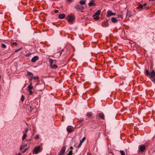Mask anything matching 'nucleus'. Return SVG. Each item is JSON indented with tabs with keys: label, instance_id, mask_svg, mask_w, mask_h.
<instances>
[{
	"label": "nucleus",
	"instance_id": "f257e3e1",
	"mask_svg": "<svg viewBox=\"0 0 155 155\" xmlns=\"http://www.w3.org/2000/svg\"><path fill=\"white\" fill-rule=\"evenodd\" d=\"M42 148L40 146H39L35 148L34 150L33 153L37 154L42 151Z\"/></svg>",
	"mask_w": 155,
	"mask_h": 155
},
{
	"label": "nucleus",
	"instance_id": "f03ea898",
	"mask_svg": "<svg viewBox=\"0 0 155 155\" xmlns=\"http://www.w3.org/2000/svg\"><path fill=\"white\" fill-rule=\"evenodd\" d=\"M66 149V147L65 146H63L61 149L58 155H63Z\"/></svg>",
	"mask_w": 155,
	"mask_h": 155
},
{
	"label": "nucleus",
	"instance_id": "7ed1b4c3",
	"mask_svg": "<svg viewBox=\"0 0 155 155\" xmlns=\"http://www.w3.org/2000/svg\"><path fill=\"white\" fill-rule=\"evenodd\" d=\"M74 19V16L73 15H68V21L69 23L72 22Z\"/></svg>",
	"mask_w": 155,
	"mask_h": 155
},
{
	"label": "nucleus",
	"instance_id": "20e7f679",
	"mask_svg": "<svg viewBox=\"0 0 155 155\" xmlns=\"http://www.w3.org/2000/svg\"><path fill=\"white\" fill-rule=\"evenodd\" d=\"M27 74L30 77V78L29 80L30 81H31L33 78V74L31 72L28 71L27 72Z\"/></svg>",
	"mask_w": 155,
	"mask_h": 155
},
{
	"label": "nucleus",
	"instance_id": "39448f33",
	"mask_svg": "<svg viewBox=\"0 0 155 155\" xmlns=\"http://www.w3.org/2000/svg\"><path fill=\"white\" fill-rule=\"evenodd\" d=\"M149 76L150 78H154L155 77V71L153 70H152L150 73Z\"/></svg>",
	"mask_w": 155,
	"mask_h": 155
},
{
	"label": "nucleus",
	"instance_id": "423d86ee",
	"mask_svg": "<svg viewBox=\"0 0 155 155\" xmlns=\"http://www.w3.org/2000/svg\"><path fill=\"white\" fill-rule=\"evenodd\" d=\"M75 8L77 10H79L80 11H82L84 9V7L81 6H80L79 5H76Z\"/></svg>",
	"mask_w": 155,
	"mask_h": 155
},
{
	"label": "nucleus",
	"instance_id": "0eeeda50",
	"mask_svg": "<svg viewBox=\"0 0 155 155\" xmlns=\"http://www.w3.org/2000/svg\"><path fill=\"white\" fill-rule=\"evenodd\" d=\"M39 59L38 56H36L34 57L31 59V61L33 62H35L37 61Z\"/></svg>",
	"mask_w": 155,
	"mask_h": 155
},
{
	"label": "nucleus",
	"instance_id": "6e6552de",
	"mask_svg": "<svg viewBox=\"0 0 155 155\" xmlns=\"http://www.w3.org/2000/svg\"><path fill=\"white\" fill-rule=\"evenodd\" d=\"M146 148V147L144 145H143L141 146H140V147L139 148V150L140 151L143 152L145 150Z\"/></svg>",
	"mask_w": 155,
	"mask_h": 155
},
{
	"label": "nucleus",
	"instance_id": "1a4fd4ad",
	"mask_svg": "<svg viewBox=\"0 0 155 155\" xmlns=\"http://www.w3.org/2000/svg\"><path fill=\"white\" fill-rule=\"evenodd\" d=\"M102 26L103 27H108L109 25L108 24V20H107L106 21L104 22L102 25Z\"/></svg>",
	"mask_w": 155,
	"mask_h": 155
},
{
	"label": "nucleus",
	"instance_id": "9d476101",
	"mask_svg": "<svg viewBox=\"0 0 155 155\" xmlns=\"http://www.w3.org/2000/svg\"><path fill=\"white\" fill-rule=\"evenodd\" d=\"M107 17H110L112 15L113 12L111 10H109L107 12Z\"/></svg>",
	"mask_w": 155,
	"mask_h": 155
},
{
	"label": "nucleus",
	"instance_id": "9b49d317",
	"mask_svg": "<svg viewBox=\"0 0 155 155\" xmlns=\"http://www.w3.org/2000/svg\"><path fill=\"white\" fill-rule=\"evenodd\" d=\"M40 85V86H41V89H40V90H43V89H44V87H45V85L44 84H39V83H38V84H35V87H37V86H38V85Z\"/></svg>",
	"mask_w": 155,
	"mask_h": 155
},
{
	"label": "nucleus",
	"instance_id": "f8f14e48",
	"mask_svg": "<svg viewBox=\"0 0 155 155\" xmlns=\"http://www.w3.org/2000/svg\"><path fill=\"white\" fill-rule=\"evenodd\" d=\"M94 0H91L88 3V5L89 7L92 6H95L96 4L94 3Z\"/></svg>",
	"mask_w": 155,
	"mask_h": 155
},
{
	"label": "nucleus",
	"instance_id": "ddd939ff",
	"mask_svg": "<svg viewBox=\"0 0 155 155\" xmlns=\"http://www.w3.org/2000/svg\"><path fill=\"white\" fill-rule=\"evenodd\" d=\"M71 126H68L67 128V131L68 133H71L72 132L73 129L71 128Z\"/></svg>",
	"mask_w": 155,
	"mask_h": 155
},
{
	"label": "nucleus",
	"instance_id": "4468645a",
	"mask_svg": "<svg viewBox=\"0 0 155 155\" xmlns=\"http://www.w3.org/2000/svg\"><path fill=\"white\" fill-rule=\"evenodd\" d=\"M111 21L114 23L117 22L118 21V20L115 17H112L111 19Z\"/></svg>",
	"mask_w": 155,
	"mask_h": 155
},
{
	"label": "nucleus",
	"instance_id": "2eb2a0df",
	"mask_svg": "<svg viewBox=\"0 0 155 155\" xmlns=\"http://www.w3.org/2000/svg\"><path fill=\"white\" fill-rule=\"evenodd\" d=\"M98 116L102 119H104V115L103 113H99L98 114Z\"/></svg>",
	"mask_w": 155,
	"mask_h": 155
},
{
	"label": "nucleus",
	"instance_id": "dca6fc26",
	"mask_svg": "<svg viewBox=\"0 0 155 155\" xmlns=\"http://www.w3.org/2000/svg\"><path fill=\"white\" fill-rule=\"evenodd\" d=\"M65 16V15L64 14H61L59 15L58 17L60 19H62L64 18Z\"/></svg>",
	"mask_w": 155,
	"mask_h": 155
},
{
	"label": "nucleus",
	"instance_id": "f3484780",
	"mask_svg": "<svg viewBox=\"0 0 155 155\" xmlns=\"http://www.w3.org/2000/svg\"><path fill=\"white\" fill-rule=\"evenodd\" d=\"M127 15L129 17H130L132 15L131 12L127 10Z\"/></svg>",
	"mask_w": 155,
	"mask_h": 155
},
{
	"label": "nucleus",
	"instance_id": "a211bd4d",
	"mask_svg": "<svg viewBox=\"0 0 155 155\" xmlns=\"http://www.w3.org/2000/svg\"><path fill=\"white\" fill-rule=\"evenodd\" d=\"M93 18L95 20H97L99 19V17L98 16L93 15Z\"/></svg>",
	"mask_w": 155,
	"mask_h": 155
},
{
	"label": "nucleus",
	"instance_id": "6ab92c4d",
	"mask_svg": "<svg viewBox=\"0 0 155 155\" xmlns=\"http://www.w3.org/2000/svg\"><path fill=\"white\" fill-rule=\"evenodd\" d=\"M86 2V0H81L80 2V3L81 5H83L85 4Z\"/></svg>",
	"mask_w": 155,
	"mask_h": 155
},
{
	"label": "nucleus",
	"instance_id": "aec40b11",
	"mask_svg": "<svg viewBox=\"0 0 155 155\" xmlns=\"http://www.w3.org/2000/svg\"><path fill=\"white\" fill-rule=\"evenodd\" d=\"M101 12V10H98L95 13L94 15L98 16L100 15Z\"/></svg>",
	"mask_w": 155,
	"mask_h": 155
},
{
	"label": "nucleus",
	"instance_id": "412c9836",
	"mask_svg": "<svg viewBox=\"0 0 155 155\" xmlns=\"http://www.w3.org/2000/svg\"><path fill=\"white\" fill-rule=\"evenodd\" d=\"M143 5H142L141 4H140L139 5H138V6H137L136 8L137 9H138L139 8H140L141 9H142V8H143Z\"/></svg>",
	"mask_w": 155,
	"mask_h": 155
},
{
	"label": "nucleus",
	"instance_id": "4be33fe9",
	"mask_svg": "<svg viewBox=\"0 0 155 155\" xmlns=\"http://www.w3.org/2000/svg\"><path fill=\"white\" fill-rule=\"evenodd\" d=\"M54 60L52 59H50L49 61V62L50 64V67L52 65V64L54 61Z\"/></svg>",
	"mask_w": 155,
	"mask_h": 155
},
{
	"label": "nucleus",
	"instance_id": "5701e85b",
	"mask_svg": "<svg viewBox=\"0 0 155 155\" xmlns=\"http://www.w3.org/2000/svg\"><path fill=\"white\" fill-rule=\"evenodd\" d=\"M58 67V66L56 64H54L53 65H52L51 66V68L55 69L57 68Z\"/></svg>",
	"mask_w": 155,
	"mask_h": 155
},
{
	"label": "nucleus",
	"instance_id": "b1692460",
	"mask_svg": "<svg viewBox=\"0 0 155 155\" xmlns=\"http://www.w3.org/2000/svg\"><path fill=\"white\" fill-rule=\"evenodd\" d=\"M92 115V114L91 112H87V114H86V115L87 116V117H90Z\"/></svg>",
	"mask_w": 155,
	"mask_h": 155
},
{
	"label": "nucleus",
	"instance_id": "393cba45",
	"mask_svg": "<svg viewBox=\"0 0 155 155\" xmlns=\"http://www.w3.org/2000/svg\"><path fill=\"white\" fill-rule=\"evenodd\" d=\"M146 73L145 74L147 76H149V74H150V73H149V71H148V70H146Z\"/></svg>",
	"mask_w": 155,
	"mask_h": 155
},
{
	"label": "nucleus",
	"instance_id": "a878e982",
	"mask_svg": "<svg viewBox=\"0 0 155 155\" xmlns=\"http://www.w3.org/2000/svg\"><path fill=\"white\" fill-rule=\"evenodd\" d=\"M85 139H86V137H84L82 138V140L80 141V142H81V143H82L83 142H84V141L85 140Z\"/></svg>",
	"mask_w": 155,
	"mask_h": 155
},
{
	"label": "nucleus",
	"instance_id": "bb28decb",
	"mask_svg": "<svg viewBox=\"0 0 155 155\" xmlns=\"http://www.w3.org/2000/svg\"><path fill=\"white\" fill-rule=\"evenodd\" d=\"M121 155H125V153L124 151L123 150H120V151Z\"/></svg>",
	"mask_w": 155,
	"mask_h": 155
},
{
	"label": "nucleus",
	"instance_id": "cd10ccee",
	"mask_svg": "<svg viewBox=\"0 0 155 155\" xmlns=\"http://www.w3.org/2000/svg\"><path fill=\"white\" fill-rule=\"evenodd\" d=\"M27 135L25 134H24L22 137L23 140H24L25 139Z\"/></svg>",
	"mask_w": 155,
	"mask_h": 155
},
{
	"label": "nucleus",
	"instance_id": "c85d7f7f",
	"mask_svg": "<svg viewBox=\"0 0 155 155\" xmlns=\"http://www.w3.org/2000/svg\"><path fill=\"white\" fill-rule=\"evenodd\" d=\"M1 47L4 48H5L6 47V45L4 44H1Z\"/></svg>",
	"mask_w": 155,
	"mask_h": 155
},
{
	"label": "nucleus",
	"instance_id": "c756f323",
	"mask_svg": "<svg viewBox=\"0 0 155 155\" xmlns=\"http://www.w3.org/2000/svg\"><path fill=\"white\" fill-rule=\"evenodd\" d=\"M28 88L29 90H31L33 88V87L31 86H28Z\"/></svg>",
	"mask_w": 155,
	"mask_h": 155
},
{
	"label": "nucleus",
	"instance_id": "7c9ffc66",
	"mask_svg": "<svg viewBox=\"0 0 155 155\" xmlns=\"http://www.w3.org/2000/svg\"><path fill=\"white\" fill-rule=\"evenodd\" d=\"M24 99H25L24 96L23 95H22L21 97V100L23 102L24 101Z\"/></svg>",
	"mask_w": 155,
	"mask_h": 155
},
{
	"label": "nucleus",
	"instance_id": "2f4dec72",
	"mask_svg": "<svg viewBox=\"0 0 155 155\" xmlns=\"http://www.w3.org/2000/svg\"><path fill=\"white\" fill-rule=\"evenodd\" d=\"M84 120V119L83 118H81L80 120H79V121H77V122L79 123H81Z\"/></svg>",
	"mask_w": 155,
	"mask_h": 155
},
{
	"label": "nucleus",
	"instance_id": "473e14b6",
	"mask_svg": "<svg viewBox=\"0 0 155 155\" xmlns=\"http://www.w3.org/2000/svg\"><path fill=\"white\" fill-rule=\"evenodd\" d=\"M73 154V151L72 150H70L69 153L68 154V155H72Z\"/></svg>",
	"mask_w": 155,
	"mask_h": 155
},
{
	"label": "nucleus",
	"instance_id": "72a5a7b5",
	"mask_svg": "<svg viewBox=\"0 0 155 155\" xmlns=\"http://www.w3.org/2000/svg\"><path fill=\"white\" fill-rule=\"evenodd\" d=\"M31 53H28L27 54H26L25 55V56L26 57H28L31 55Z\"/></svg>",
	"mask_w": 155,
	"mask_h": 155
},
{
	"label": "nucleus",
	"instance_id": "f704fd0d",
	"mask_svg": "<svg viewBox=\"0 0 155 155\" xmlns=\"http://www.w3.org/2000/svg\"><path fill=\"white\" fill-rule=\"evenodd\" d=\"M39 135H37L36 137L35 138V139L36 140H37V139H39Z\"/></svg>",
	"mask_w": 155,
	"mask_h": 155
},
{
	"label": "nucleus",
	"instance_id": "c9c22d12",
	"mask_svg": "<svg viewBox=\"0 0 155 155\" xmlns=\"http://www.w3.org/2000/svg\"><path fill=\"white\" fill-rule=\"evenodd\" d=\"M29 92L30 95H31L33 94V91L31 90H29Z\"/></svg>",
	"mask_w": 155,
	"mask_h": 155
},
{
	"label": "nucleus",
	"instance_id": "e433bc0d",
	"mask_svg": "<svg viewBox=\"0 0 155 155\" xmlns=\"http://www.w3.org/2000/svg\"><path fill=\"white\" fill-rule=\"evenodd\" d=\"M82 143H81V142H80V144H79L78 146L77 147V148H79L82 145Z\"/></svg>",
	"mask_w": 155,
	"mask_h": 155
},
{
	"label": "nucleus",
	"instance_id": "4c0bfd02",
	"mask_svg": "<svg viewBox=\"0 0 155 155\" xmlns=\"http://www.w3.org/2000/svg\"><path fill=\"white\" fill-rule=\"evenodd\" d=\"M28 128H26V129H25V131H24V133H27L28 131Z\"/></svg>",
	"mask_w": 155,
	"mask_h": 155
},
{
	"label": "nucleus",
	"instance_id": "58836bf2",
	"mask_svg": "<svg viewBox=\"0 0 155 155\" xmlns=\"http://www.w3.org/2000/svg\"><path fill=\"white\" fill-rule=\"evenodd\" d=\"M12 45H15V46H16L17 45V43L16 42H14L12 43Z\"/></svg>",
	"mask_w": 155,
	"mask_h": 155
},
{
	"label": "nucleus",
	"instance_id": "ea45409f",
	"mask_svg": "<svg viewBox=\"0 0 155 155\" xmlns=\"http://www.w3.org/2000/svg\"><path fill=\"white\" fill-rule=\"evenodd\" d=\"M28 149V148H27L25 149V150L22 152V153H25Z\"/></svg>",
	"mask_w": 155,
	"mask_h": 155
},
{
	"label": "nucleus",
	"instance_id": "a19ab883",
	"mask_svg": "<svg viewBox=\"0 0 155 155\" xmlns=\"http://www.w3.org/2000/svg\"><path fill=\"white\" fill-rule=\"evenodd\" d=\"M30 110L31 112H32V110L34 109L33 108H32L31 106H30Z\"/></svg>",
	"mask_w": 155,
	"mask_h": 155
},
{
	"label": "nucleus",
	"instance_id": "79ce46f5",
	"mask_svg": "<svg viewBox=\"0 0 155 155\" xmlns=\"http://www.w3.org/2000/svg\"><path fill=\"white\" fill-rule=\"evenodd\" d=\"M151 80L154 83V84H155V78H154L153 79L152 78V79H151Z\"/></svg>",
	"mask_w": 155,
	"mask_h": 155
},
{
	"label": "nucleus",
	"instance_id": "37998d69",
	"mask_svg": "<svg viewBox=\"0 0 155 155\" xmlns=\"http://www.w3.org/2000/svg\"><path fill=\"white\" fill-rule=\"evenodd\" d=\"M118 18H122V15H118V17H117Z\"/></svg>",
	"mask_w": 155,
	"mask_h": 155
},
{
	"label": "nucleus",
	"instance_id": "c03bdc74",
	"mask_svg": "<svg viewBox=\"0 0 155 155\" xmlns=\"http://www.w3.org/2000/svg\"><path fill=\"white\" fill-rule=\"evenodd\" d=\"M58 12H59L57 10H55L54 11V12L55 13H58Z\"/></svg>",
	"mask_w": 155,
	"mask_h": 155
},
{
	"label": "nucleus",
	"instance_id": "a18cd8bd",
	"mask_svg": "<svg viewBox=\"0 0 155 155\" xmlns=\"http://www.w3.org/2000/svg\"><path fill=\"white\" fill-rule=\"evenodd\" d=\"M23 148H23V147L22 146H21V147H20V150H21Z\"/></svg>",
	"mask_w": 155,
	"mask_h": 155
},
{
	"label": "nucleus",
	"instance_id": "49530a36",
	"mask_svg": "<svg viewBox=\"0 0 155 155\" xmlns=\"http://www.w3.org/2000/svg\"><path fill=\"white\" fill-rule=\"evenodd\" d=\"M18 51H19V50H18V49L16 50L15 51V53L17 52H18Z\"/></svg>",
	"mask_w": 155,
	"mask_h": 155
},
{
	"label": "nucleus",
	"instance_id": "de8ad7c7",
	"mask_svg": "<svg viewBox=\"0 0 155 155\" xmlns=\"http://www.w3.org/2000/svg\"><path fill=\"white\" fill-rule=\"evenodd\" d=\"M36 79L37 80H39V77L38 76H37V77H36Z\"/></svg>",
	"mask_w": 155,
	"mask_h": 155
},
{
	"label": "nucleus",
	"instance_id": "09e8293b",
	"mask_svg": "<svg viewBox=\"0 0 155 155\" xmlns=\"http://www.w3.org/2000/svg\"><path fill=\"white\" fill-rule=\"evenodd\" d=\"M87 155H91V154L90 153H87Z\"/></svg>",
	"mask_w": 155,
	"mask_h": 155
},
{
	"label": "nucleus",
	"instance_id": "8fccbe9b",
	"mask_svg": "<svg viewBox=\"0 0 155 155\" xmlns=\"http://www.w3.org/2000/svg\"><path fill=\"white\" fill-rule=\"evenodd\" d=\"M27 146V144H25V145L23 147V148H24L25 147H26Z\"/></svg>",
	"mask_w": 155,
	"mask_h": 155
},
{
	"label": "nucleus",
	"instance_id": "3c124183",
	"mask_svg": "<svg viewBox=\"0 0 155 155\" xmlns=\"http://www.w3.org/2000/svg\"><path fill=\"white\" fill-rule=\"evenodd\" d=\"M70 149L71 150H72L73 149V147H70Z\"/></svg>",
	"mask_w": 155,
	"mask_h": 155
},
{
	"label": "nucleus",
	"instance_id": "603ef678",
	"mask_svg": "<svg viewBox=\"0 0 155 155\" xmlns=\"http://www.w3.org/2000/svg\"><path fill=\"white\" fill-rule=\"evenodd\" d=\"M32 85V82H31V83L30 84V85L29 86H31Z\"/></svg>",
	"mask_w": 155,
	"mask_h": 155
},
{
	"label": "nucleus",
	"instance_id": "864d4df0",
	"mask_svg": "<svg viewBox=\"0 0 155 155\" xmlns=\"http://www.w3.org/2000/svg\"><path fill=\"white\" fill-rule=\"evenodd\" d=\"M25 87H23L22 88V89H21V91H23L24 90H23V88Z\"/></svg>",
	"mask_w": 155,
	"mask_h": 155
},
{
	"label": "nucleus",
	"instance_id": "5fc2aeb1",
	"mask_svg": "<svg viewBox=\"0 0 155 155\" xmlns=\"http://www.w3.org/2000/svg\"><path fill=\"white\" fill-rule=\"evenodd\" d=\"M147 5V3H145L144 5H143V6H145L146 5Z\"/></svg>",
	"mask_w": 155,
	"mask_h": 155
},
{
	"label": "nucleus",
	"instance_id": "6e6d98bb",
	"mask_svg": "<svg viewBox=\"0 0 155 155\" xmlns=\"http://www.w3.org/2000/svg\"><path fill=\"white\" fill-rule=\"evenodd\" d=\"M32 140V139H29L28 140V141L29 142H30Z\"/></svg>",
	"mask_w": 155,
	"mask_h": 155
},
{
	"label": "nucleus",
	"instance_id": "4d7b16f0",
	"mask_svg": "<svg viewBox=\"0 0 155 155\" xmlns=\"http://www.w3.org/2000/svg\"><path fill=\"white\" fill-rule=\"evenodd\" d=\"M33 78H34V79H36V77H33Z\"/></svg>",
	"mask_w": 155,
	"mask_h": 155
},
{
	"label": "nucleus",
	"instance_id": "13d9d810",
	"mask_svg": "<svg viewBox=\"0 0 155 155\" xmlns=\"http://www.w3.org/2000/svg\"><path fill=\"white\" fill-rule=\"evenodd\" d=\"M68 1L69 2H71L72 1V0H68Z\"/></svg>",
	"mask_w": 155,
	"mask_h": 155
},
{
	"label": "nucleus",
	"instance_id": "bf43d9fd",
	"mask_svg": "<svg viewBox=\"0 0 155 155\" xmlns=\"http://www.w3.org/2000/svg\"><path fill=\"white\" fill-rule=\"evenodd\" d=\"M115 14H115V13H113V12L112 15H115Z\"/></svg>",
	"mask_w": 155,
	"mask_h": 155
},
{
	"label": "nucleus",
	"instance_id": "052dcab7",
	"mask_svg": "<svg viewBox=\"0 0 155 155\" xmlns=\"http://www.w3.org/2000/svg\"><path fill=\"white\" fill-rule=\"evenodd\" d=\"M22 49V48H20L19 49H18V50H19V51H20V50H21Z\"/></svg>",
	"mask_w": 155,
	"mask_h": 155
},
{
	"label": "nucleus",
	"instance_id": "680f3d73",
	"mask_svg": "<svg viewBox=\"0 0 155 155\" xmlns=\"http://www.w3.org/2000/svg\"><path fill=\"white\" fill-rule=\"evenodd\" d=\"M39 82V81H38V82Z\"/></svg>",
	"mask_w": 155,
	"mask_h": 155
},
{
	"label": "nucleus",
	"instance_id": "e2e57ef3",
	"mask_svg": "<svg viewBox=\"0 0 155 155\" xmlns=\"http://www.w3.org/2000/svg\"><path fill=\"white\" fill-rule=\"evenodd\" d=\"M67 155H68V154Z\"/></svg>",
	"mask_w": 155,
	"mask_h": 155
}]
</instances>
